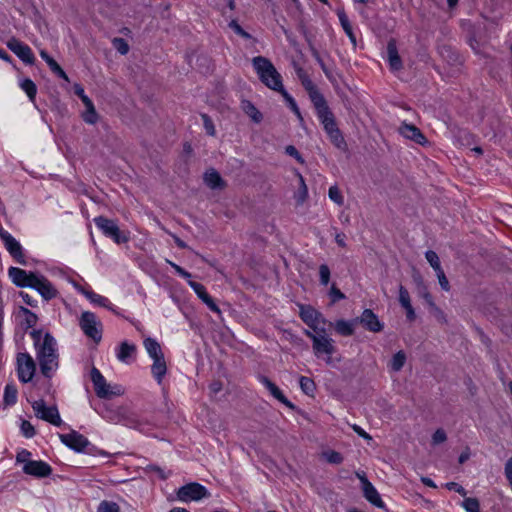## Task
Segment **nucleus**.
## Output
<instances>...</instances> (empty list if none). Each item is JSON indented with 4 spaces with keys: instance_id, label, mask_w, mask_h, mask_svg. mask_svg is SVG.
<instances>
[{
    "instance_id": "f257e3e1",
    "label": "nucleus",
    "mask_w": 512,
    "mask_h": 512,
    "mask_svg": "<svg viewBox=\"0 0 512 512\" xmlns=\"http://www.w3.org/2000/svg\"><path fill=\"white\" fill-rule=\"evenodd\" d=\"M36 348V356L41 372L46 377H51L58 367V353L56 340L48 333L41 331L31 332Z\"/></svg>"
},
{
    "instance_id": "f03ea898",
    "label": "nucleus",
    "mask_w": 512,
    "mask_h": 512,
    "mask_svg": "<svg viewBox=\"0 0 512 512\" xmlns=\"http://www.w3.org/2000/svg\"><path fill=\"white\" fill-rule=\"evenodd\" d=\"M252 65L260 81L266 87L276 92L283 90L282 76L268 58L256 56L252 59Z\"/></svg>"
},
{
    "instance_id": "7ed1b4c3",
    "label": "nucleus",
    "mask_w": 512,
    "mask_h": 512,
    "mask_svg": "<svg viewBox=\"0 0 512 512\" xmlns=\"http://www.w3.org/2000/svg\"><path fill=\"white\" fill-rule=\"evenodd\" d=\"M8 275L12 283L19 288H53L52 284L39 273L27 272L21 268L10 267Z\"/></svg>"
},
{
    "instance_id": "20e7f679",
    "label": "nucleus",
    "mask_w": 512,
    "mask_h": 512,
    "mask_svg": "<svg viewBox=\"0 0 512 512\" xmlns=\"http://www.w3.org/2000/svg\"><path fill=\"white\" fill-rule=\"evenodd\" d=\"M90 377L95 393L97 397L101 399H111L122 396L125 393V389L122 385L108 383L96 367L91 369Z\"/></svg>"
},
{
    "instance_id": "39448f33",
    "label": "nucleus",
    "mask_w": 512,
    "mask_h": 512,
    "mask_svg": "<svg viewBox=\"0 0 512 512\" xmlns=\"http://www.w3.org/2000/svg\"><path fill=\"white\" fill-rule=\"evenodd\" d=\"M311 101L316 109L317 117L321 122L326 134H331L335 130L339 129L336 123V119L332 111L327 105V102L322 94L318 91L311 93Z\"/></svg>"
},
{
    "instance_id": "423d86ee",
    "label": "nucleus",
    "mask_w": 512,
    "mask_h": 512,
    "mask_svg": "<svg viewBox=\"0 0 512 512\" xmlns=\"http://www.w3.org/2000/svg\"><path fill=\"white\" fill-rule=\"evenodd\" d=\"M305 335L312 340V347L314 354L319 357L322 354L327 355V363H330L331 356L335 352L334 340L330 338L327 333L325 326L321 327L320 330H305Z\"/></svg>"
},
{
    "instance_id": "0eeeda50",
    "label": "nucleus",
    "mask_w": 512,
    "mask_h": 512,
    "mask_svg": "<svg viewBox=\"0 0 512 512\" xmlns=\"http://www.w3.org/2000/svg\"><path fill=\"white\" fill-rule=\"evenodd\" d=\"M79 326L83 333L95 343L101 341L102 324L94 313L89 311L83 312L79 319Z\"/></svg>"
},
{
    "instance_id": "6e6552de",
    "label": "nucleus",
    "mask_w": 512,
    "mask_h": 512,
    "mask_svg": "<svg viewBox=\"0 0 512 512\" xmlns=\"http://www.w3.org/2000/svg\"><path fill=\"white\" fill-rule=\"evenodd\" d=\"M93 221L96 227L101 230L106 237L111 238L115 243L121 244L128 241V236L119 229L116 221L108 219L104 216L95 217Z\"/></svg>"
},
{
    "instance_id": "1a4fd4ad",
    "label": "nucleus",
    "mask_w": 512,
    "mask_h": 512,
    "mask_svg": "<svg viewBox=\"0 0 512 512\" xmlns=\"http://www.w3.org/2000/svg\"><path fill=\"white\" fill-rule=\"evenodd\" d=\"M176 496L179 501L187 503L208 498L210 497V493L205 486L197 482H191L181 486L177 490Z\"/></svg>"
},
{
    "instance_id": "9d476101",
    "label": "nucleus",
    "mask_w": 512,
    "mask_h": 512,
    "mask_svg": "<svg viewBox=\"0 0 512 512\" xmlns=\"http://www.w3.org/2000/svg\"><path fill=\"white\" fill-rule=\"evenodd\" d=\"M298 307L299 315L305 324L310 328L309 330H320L321 327L326 325V319L312 306L299 304Z\"/></svg>"
},
{
    "instance_id": "9b49d317",
    "label": "nucleus",
    "mask_w": 512,
    "mask_h": 512,
    "mask_svg": "<svg viewBox=\"0 0 512 512\" xmlns=\"http://www.w3.org/2000/svg\"><path fill=\"white\" fill-rule=\"evenodd\" d=\"M35 415L54 426H60L62 419L56 406H47L43 400L34 401L32 404Z\"/></svg>"
},
{
    "instance_id": "f8f14e48",
    "label": "nucleus",
    "mask_w": 512,
    "mask_h": 512,
    "mask_svg": "<svg viewBox=\"0 0 512 512\" xmlns=\"http://www.w3.org/2000/svg\"><path fill=\"white\" fill-rule=\"evenodd\" d=\"M0 238L3 241L6 250L13 257V259L21 265H26L27 261L21 244L3 228L0 229Z\"/></svg>"
},
{
    "instance_id": "ddd939ff",
    "label": "nucleus",
    "mask_w": 512,
    "mask_h": 512,
    "mask_svg": "<svg viewBox=\"0 0 512 512\" xmlns=\"http://www.w3.org/2000/svg\"><path fill=\"white\" fill-rule=\"evenodd\" d=\"M6 46L25 64L33 65L35 63V56L32 49L17 38L11 37L6 42Z\"/></svg>"
},
{
    "instance_id": "4468645a",
    "label": "nucleus",
    "mask_w": 512,
    "mask_h": 512,
    "mask_svg": "<svg viewBox=\"0 0 512 512\" xmlns=\"http://www.w3.org/2000/svg\"><path fill=\"white\" fill-rule=\"evenodd\" d=\"M356 475L362 484V491L366 500L378 508H384L385 504L373 484L366 478L364 474L357 472Z\"/></svg>"
},
{
    "instance_id": "2eb2a0df",
    "label": "nucleus",
    "mask_w": 512,
    "mask_h": 512,
    "mask_svg": "<svg viewBox=\"0 0 512 512\" xmlns=\"http://www.w3.org/2000/svg\"><path fill=\"white\" fill-rule=\"evenodd\" d=\"M18 376L22 382H29L35 372V364L32 357L27 353H20L17 357Z\"/></svg>"
},
{
    "instance_id": "dca6fc26",
    "label": "nucleus",
    "mask_w": 512,
    "mask_h": 512,
    "mask_svg": "<svg viewBox=\"0 0 512 512\" xmlns=\"http://www.w3.org/2000/svg\"><path fill=\"white\" fill-rule=\"evenodd\" d=\"M59 437L63 444L77 452L84 451V449L89 445L88 439L77 431L60 434Z\"/></svg>"
},
{
    "instance_id": "f3484780",
    "label": "nucleus",
    "mask_w": 512,
    "mask_h": 512,
    "mask_svg": "<svg viewBox=\"0 0 512 512\" xmlns=\"http://www.w3.org/2000/svg\"><path fill=\"white\" fill-rule=\"evenodd\" d=\"M366 330L370 332H380L383 329V323L380 322L376 314L370 309H365L360 317L356 318Z\"/></svg>"
},
{
    "instance_id": "a211bd4d",
    "label": "nucleus",
    "mask_w": 512,
    "mask_h": 512,
    "mask_svg": "<svg viewBox=\"0 0 512 512\" xmlns=\"http://www.w3.org/2000/svg\"><path fill=\"white\" fill-rule=\"evenodd\" d=\"M26 474L36 477H46L51 473V467L43 461H27L23 466Z\"/></svg>"
},
{
    "instance_id": "6ab92c4d",
    "label": "nucleus",
    "mask_w": 512,
    "mask_h": 512,
    "mask_svg": "<svg viewBox=\"0 0 512 512\" xmlns=\"http://www.w3.org/2000/svg\"><path fill=\"white\" fill-rule=\"evenodd\" d=\"M399 132L403 137L412 140L417 144L425 145L427 143V139L424 134L413 124L403 123L399 128Z\"/></svg>"
},
{
    "instance_id": "aec40b11",
    "label": "nucleus",
    "mask_w": 512,
    "mask_h": 512,
    "mask_svg": "<svg viewBox=\"0 0 512 512\" xmlns=\"http://www.w3.org/2000/svg\"><path fill=\"white\" fill-rule=\"evenodd\" d=\"M136 353V346L127 341L122 342L119 347L116 349V357L117 359L125 364H129L132 362Z\"/></svg>"
},
{
    "instance_id": "412c9836",
    "label": "nucleus",
    "mask_w": 512,
    "mask_h": 512,
    "mask_svg": "<svg viewBox=\"0 0 512 512\" xmlns=\"http://www.w3.org/2000/svg\"><path fill=\"white\" fill-rule=\"evenodd\" d=\"M261 383L268 389V391L271 393V395L276 398L278 401H280L282 404L287 406L290 409H294L295 406L292 402H290L282 393V391L267 377L262 376L260 378Z\"/></svg>"
},
{
    "instance_id": "4be33fe9",
    "label": "nucleus",
    "mask_w": 512,
    "mask_h": 512,
    "mask_svg": "<svg viewBox=\"0 0 512 512\" xmlns=\"http://www.w3.org/2000/svg\"><path fill=\"white\" fill-rule=\"evenodd\" d=\"M387 60L392 71H399L402 69V60L399 56L396 42L390 40L387 44Z\"/></svg>"
},
{
    "instance_id": "5701e85b",
    "label": "nucleus",
    "mask_w": 512,
    "mask_h": 512,
    "mask_svg": "<svg viewBox=\"0 0 512 512\" xmlns=\"http://www.w3.org/2000/svg\"><path fill=\"white\" fill-rule=\"evenodd\" d=\"M204 182L211 189H223L225 182L220 174L213 168L209 169L204 174Z\"/></svg>"
},
{
    "instance_id": "b1692460",
    "label": "nucleus",
    "mask_w": 512,
    "mask_h": 512,
    "mask_svg": "<svg viewBox=\"0 0 512 512\" xmlns=\"http://www.w3.org/2000/svg\"><path fill=\"white\" fill-rule=\"evenodd\" d=\"M167 372V366L164 359V356L153 359V364L151 366V373L158 384H161L164 376Z\"/></svg>"
},
{
    "instance_id": "393cba45",
    "label": "nucleus",
    "mask_w": 512,
    "mask_h": 512,
    "mask_svg": "<svg viewBox=\"0 0 512 512\" xmlns=\"http://www.w3.org/2000/svg\"><path fill=\"white\" fill-rule=\"evenodd\" d=\"M85 297L94 305L112 309L110 301L96 293L94 290H81Z\"/></svg>"
},
{
    "instance_id": "a878e982",
    "label": "nucleus",
    "mask_w": 512,
    "mask_h": 512,
    "mask_svg": "<svg viewBox=\"0 0 512 512\" xmlns=\"http://www.w3.org/2000/svg\"><path fill=\"white\" fill-rule=\"evenodd\" d=\"M357 320H338L334 323L336 332L342 336H351L354 333L355 324Z\"/></svg>"
},
{
    "instance_id": "bb28decb",
    "label": "nucleus",
    "mask_w": 512,
    "mask_h": 512,
    "mask_svg": "<svg viewBox=\"0 0 512 512\" xmlns=\"http://www.w3.org/2000/svg\"><path fill=\"white\" fill-rule=\"evenodd\" d=\"M199 299L203 301L207 305V307L218 316H221V310L217 304L216 299H214L207 290H195Z\"/></svg>"
},
{
    "instance_id": "cd10ccee",
    "label": "nucleus",
    "mask_w": 512,
    "mask_h": 512,
    "mask_svg": "<svg viewBox=\"0 0 512 512\" xmlns=\"http://www.w3.org/2000/svg\"><path fill=\"white\" fill-rule=\"evenodd\" d=\"M143 344L145 350L152 359L164 356L160 344L155 339L146 338Z\"/></svg>"
},
{
    "instance_id": "c85d7f7f",
    "label": "nucleus",
    "mask_w": 512,
    "mask_h": 512,
    "mask_svg": "<svg viewBox=\"0 0 512 512\" xmlns=\"http://www.w3.org/2000/svg\"><path fill=\"white\" fill-rule=\"evenodd\" d=\"M86 107L83 113V120L88 124H95L98 120V114L95 110L94 104L91 99H86L83 103Z\"/></svg>"
},
{
    "instance_id": "c756f323",
    "label": "nucleus",
    "mask_w": 512,
    "mask_h": 512,
    "mask_svg": "<svg viewBox=\"0 0 512 512\" xmlns=\"http://www.w3.org/2000/svg\"><path fill=\"white\" fill-rule=\"evenodd\" d=\"M406 359L407 358L404 351L401 350L395 353L388 365L390 370L393 372H399L404 367Z\"/></svg>"
},
{
    "instance_id": "7c9ffc66",
    "label": "nucleus",
    "mask_w": 512,
    "mask_h": 512,
    "mask_svg": "<svg viewBox=\"0 0 512 512\" xmlns=\"http://www.w3.org/2000/svg\"><path fill=\"white\" fill-rule=\"evenodd\" d=\"M328 138L337 149L343 152L348 150V145L340 129H337L333 133L328 134Z\"/></svg>"
},
{
    "instance_id": "2f4dec72",
    "label": "nucleus",
    "mask_w": 512,
    "mask_h": 512,
    "mask_svg": "<svg viewBox=\"0 0 512 512\" xmlns=\"http://www.w3.org/2000/svg\"><path fill=\"white\" fill-rule=\"evenodd\" d=\"M21 89L27 94L29 100L31 102H35L36 94H37V87L35 83L29 79L25 78L21 80L20 82Z\"/></svg>"
},
{
    "instance_id": "473e14b6",
    "label": "nucleus",
    "mask_w": 512,
    "mask_h": 512,
    "mask_svg": "<svg viewBox=\"0 0 512 512\" xmlns=\"http://www.w3.org/2000/svg\"><path fill=\"white\" fill-rule=\"evenodd\" d=\"M338 18H339V21L341 23V26H342L343 30L345 31V33L347 34V36L349 37L351 42L353 44H356V37H355V35L353 33L350 21H349L347 15H346V13L344 11H339L338 12Z\"/></svg>"
},
{
    "instance_id": "72a5a7b5",
    "label": "nucleus",
    "mask_w": 512,
    "mask_h": 512,
    "mask_svg": "<svg viewBox=\"0 0 512 512\" xmlns=\"http://www.w3.org/2000/svg\"><path fill=\"white\" fill-rule=\"evenodd\" d=\"M244 112L255 122L260 123L263 119L261 112L250 101L243 103Z\"/></svg>"
},
{
    "instance_id": "f704fd0d",
    "label": "nucleus",
    "mask_w": 512,
    "mask_h": 512,
    "mask_svg": "<svg viewBox=\"0 0 512 512\" xmlns=\"http://www.w3.org/2000/svg\"><path fill=\"white\" fill-rule=\"evenodd\" d=\"M321 458H323L326 462L335 465L341 464L343 462V456L339 452L331 449L324 450L321 453Z\"/></svg>"
},
{
    "instance_id": "c9c22d12",
    "label": "nucleus",
    "mask_w": 512,
    "mask_h": 512,
    "mask_svg": "<svg viewBox=\"0 0 512 512\" xmlns=\"http://www.w3.org/2000/svg\"><path fill=\"white\" fill-rule=\"evenodd\" d=\"M6 405H14L17 401V389L13 384H7L3 397Z\"/></svg>"
},
{
    "instance_id": "e433bc0d",
    "label": "nucleus",
    "mask_w": 512,
    "mask_h": 512,
    "mask_svg": "<svg viewBox=\"0 0 512 512\" xmlns=\"http://www.w3.org/2000/svg\"><path fill=\"white\" fill-rule=\"evenodd\" d=\"M299 384H300L301 390L306 395L313 396L316 387H315L314 381L311 378L301 376L299 379Z\"/></svg>"
},
{
    "instance_id": "4c0bfd02",
    "label": "nucleus",
    "mask_w": 512,
    "mask_h": 512,
    "mask_svg": "<svg viewBox=\"0 0 512 512\" xmlns=\"http://www.w3.org/2000/svg\"><path fill=\"white\" fill-rule=\"evenodd\" d=\"M424 299L428 303V305L430 307L431 313L437 318V320L441 321V322H446V319H445V316H444L443 312L434 305V303L431 300V297H430L429 293L426 292L424 294Z\"/></svg>"
},
{
    "instance_id": "58836bf2",
    "label": "nucleus",
    "mask_w": 512,
    "mask_h": 512,
    "mask_svg": "<svg viewBox=\"0 0 512 512\" xmlns=\"http://www.w3.org/2000/svg\"><path fill=\"white\" fill-rule=\"evenodd\" d=\"M96 512H120V507L115 502L103 500L99 503Z\"/></svg>"
},
{
    "instance_id": "ea45409f",
    "label": "nucleus",
    "mask_w": 512,
    "mask_h": 512,
    "mask_svg": "<svg viewBox=\"0 0 512 512\" xmlns=\"http://www.w3.org/2000/svg\"><path fill=\"white\" fill-rule=\"evenodd\" d=\"M462 507L466 512H480V504L476 498L466 497L462 502Z\"/></svg>"
},
{
    "instance_id": "a19ab883",
    "label": "nucleus",
    "mask_w": 512,
    "mask_h": 512,
    "mask_svg": "<svg viewBox=\"0 0 512 512\" xmlns=\"http://www.w3.org/2000/svg\"><path fill=\"white\" fill-rule=\"evenodd\" d=\"M112 45L121 55H126L129 52V45L127 41L123 38H113Z\"/></svg>"
},
{
    "instance_id": "79ce46f5",
    "label": "nucleus",
    "mask_w": 512,
    "mask_h": 512,
    "mask_svg": "<svg viewBox=\"0 0 512 512\" xmlns=\"http://www.w3.org/2000/svg\"><path fill=\"white\" fill-rule=\"evenodd\" d=\"M329 198L336 203L337 205L341 206L344 203V198L337 186H331L328 191Z\"/></svg>"
},
{
    "instance_id": "37998d69",
    "label": "nucleus",
    "mask_w": 512,
    "mask_h": 512,
    "mask_svg": "<svg viewBox=\"0 0 512 512\" xmlns=\"http://www.w3.org/2000/svg\"><path fill=\"white\" fill-rule=\"evenodd\" d=\"M279 93L283 96V98L286 100V102L288 103L289 107L291 108V110L299 117L301 118V113H300V110L297 106V103L296 101L294 100V98L283 88L282 91H279Z\"/></svg>"
},
{
    "instance_id": "c03bdc74",
    "label": "nucleus",
    "mask_w": 512,
    "mask_h": 512,
    "mask_svg": "<svg viewBox=\"0 0 512 512\" xmlns=\"http://www.w3.org/2000/svg\"><path fill=\"white\" fill-rule=\"evenodd\" d=\"M20 314L24 318L27 327H33L37 322V316L26 308L20 309Z\"/></svg>"
},
{
    "instance_id": "a18cd8bd",
    "label": "nucleus",
    "mask_w": 512,
    "mask_h": 512,
    "mask_svg": "<svg viewBox=\"0 0 512 512\" xmlns=\"http://www.w3.org/2000/svg\"><path fill=\"white\" fill-rule=\"evenodd\" d=\"M173 267L175 269V271L178 273L179 276L185 278V279H188V284L191 286V288H203L202 285L198 284V283H195L194 281L190 280L191 278V274L189 272H187L186 270H184L182 267L176 265V264H173Z\"/></svg>"
},
{
    "instance_id": "49530a36",
    "label": "nucleus",
    "mask_w": 512,
    "mask_h": 512,
    "mask_svg": "<svg viewBox=\"0 0 512 512\" xmlns=\"http://www.w3.org/2000/svg\"><path fill=\"white\" fill-rule=\"evenodd\" d=\"M229 27L237 34L239 35L240 37L246 39V40H250L252 39V36L251 34H249L248 32H246L240 25L239 23L236 21V20H231L229 22Z\"/></svg>"
},
{
    "instance_id": "de8ad7c7",
    "label": "nucleus",
    "mask_w": 512,
    "mask_h": 512,
    "mask_svg": "<svg viewBox=\"0 0 512 512\" xmlns=\"http://www.w3.org/2000/svg\"><path fill=\"white\" fill-rule=\"evenodd\" d=\"M425 258L428 261V263L431 265V267L434 269V271L441 267L440 259L436 252L432 250H428L425 253Z\"/></svg>"
},
{
    "instance_id": "09e8293b",
    "label": "nucleus",
    "mask_w": 512,
    "mask_h": 512,
    "mask_svg": "<svg viewBox=\"0 0 512 512\" xmlns=\"http://www.w3.org/2000/svg\"><path fill=\"white\" fill-rule=\"evenodd\" d=\"M65 280L68 284H71L74 288L80 289L84 288L87 283L84 281V279L79 275L74 276H64Z\"/></svg>"
},
{
    "instance_id": "8fccbe9b",
    "label": "nucleus",
    "mask_w": 512,
    "mask_h": 512,
    "mask_svg": "<svg viewBox=\"0 0 512 512\" xmlns=\"http://www.w3.org/2000/svg\"><path fill=\"white\" fill-rule=\"evenodd\" d=\"M320 284L327 286L330 280V269L327 265H321L319 268Z\"/></svg>"
},
{
    "instance_id": "3c124183",
    "label": "nucleus",
    "mask_w": 512,
    "mask_h": 512,
    "mask_svg": "<svg viewBox=\"0 0 512 512\" xmlns=\"http://www.w3.org/2000/svg\"><path fill=\"white\" fill-rule=\"evenodd\" d=\"M201 118L203 120V125L207 134L210 136H214L216 131L212 119L207 114H202Z\"/></svg>"
},
{
    "instance_id": "603ef678",
    "label": "nucleus",
    "mask_w": 512,
    "mask_h": 512,
    "mask_svg": "<svg viewBox=\"0 0 512 512\" xmlns=\"http://www.w3.org/2000/svg\"><path fill=\"white\" fill-rule=\"evenodd\" d=\"M21 431L26 438H31L35 435V429L29 421L23 420L21 423Z\"/></svg>"
},
{
    "instance_id": "864d4df0",
    "label": "nucleus",
    "mask_w": 512,
    "mask_h": 512,
    "mask_svg": "<svg viewBox=\"0 0 512 512\" xmlns=\"http://www.w3.org/2000/svg\"><path fill=\"white\" fill-rule=\"evenodd\" d=\"M447 439L446 433L443 429H437L432 436V443L434 445L441 444Z\"/></svg>"
},
{
    "instance_id": "5fc2aeb1",
    "label": "nucleus",
    "mask_w": 512,
    "mask_h": 512,
    "mask_svg": "<svg viewBox=\"0 0 512 512\" xmlns=\"http://www.w3.org/2000/svg\"><path fill=\"white\" fill-rule=\"evenodd\" d=\"M298 74L302 80V84L309 91L310 95L312 92L316 91L313 87L311 80L303 73L302 69H299Z\"/></svg>"
},
{
    "instance_id": "6e6d98bb",
    "label": "nucleus",
    "mask_w": 512,
    "mask_h": 512,
    "mask_svg": "<svg viewBox=\"0 0 512 512\" xmlns=\"http://www.w3.org/2000/svg\"><path fill=\"white\" fill-rule=\"evenodd\" d=\"M285 153L293 158H295L298 162L303 163L304 160L298 150L293 145H288L285 148Z\"/></svg>"
},
{
    "instance_id": "4d7b16f0",
    "label": "nucleus",
    "mask_w": 512,
    "mask_h": 512,
    "mask_svg": "<svg viewBox=\"0 0 512 512\" xmlns=\"http://www.w3.org/2000/svg\"><path fill=\"white\" fill-rule=\"evenodd\" d=\"M435 272H436V276L438 278L441 288H447L449 282L445 276L443 269L440 267V268L436 269Z\"/></svg>"
},
{
    "instance_id": "13d9d810",
    "label": "nucleus",
    "mask_w": 512,
    "mask_h": 512,
    "mask_svg": "<svg viewBox=\"0 0 512 512\" xmlns=\"http://www.w3.org/2000/svg\"><path fill=\"white\" fill-rule=\"evenodd\" d=\"M299 180H300V189H299L300 202H303L308 196V190H307V186L305 184L304 178L301 175L299 176Z\"/></svg>"
},
{
    "instance_id": "bf43d9fd",
    "label": "nucleus",
    "mask_w": 512,
    "mask_h": 512,
    "mask_svg": "<svg viewBox=\"0 0 512 512\" xmlns=\"http://www.w3.org/2000/svg\"><path fill=\"white\" fill-rule=\"evenodd\" d=\"M446 487L447 489L449 490H454L456 491L457 493H459L460 495L462 496H466L467 492L466 490L464 489V487H462L461 485H459L458 483H455V482H449L446 484Z\"/></svg>"
},
{
    "instance_id": "052dcab7",
    "label": "nucleus",
    "mask_w": 512,
    "mask_h": 512,
    "mask_svg": "<svg viewBox=\"0 0 512 512\" xmlns=\"http://www.w3.org/2000/svg\"><path fill=\"white\" fill-rule=\"evenodd\" d=\"M400 303L404 308H408L409 306H412L410 303V296L408 294L407 290H400Z\"/></svg>"
},
{
    "instance_id": "680f3d73",
    "label": "nucleus",
    "mask_w": 512,
    "mask_h": 512,
    "mask_svg": "<svg viewBox=\"0 0 512 512\" xmlns=\"http://www.w3.org/2000/svg\"><path fill=\"white\" fill-rule=\"evenodd\" d=\"M329 297L331 304L345 298V295L341 292V290H330Z\"/></svg>"
},
{
    "instance_id": "e2e57ef3",
    "label": "nucleus",
    "mask_w": 512,
    "mask_h": 512,
    "mask_svg": "<svg viewBox=\"0 0 512 512\" xmlns=\"http://www.w3.org/2000/svg\"><path fill=\"white\" fill-rule=\"evenodd\" d=\"M44 300H50L57 296L58 290H37Z\"/></svg>"
},
{
    "instance_id": "0e129e2a",
    "label": "nucleus",
    "mask_w": 512,
    "mask_h": 512,
    "mask_svg": "<svg viewBox=\"0 0 512 512\" xmlns=\"http://www.w3.org/2000/svg\"><path fill=\"white\" fill-rule=\"evenodd\" d=\"M352 429L362 438L366 439V440H372V437L365 431L363 430L360 426L354 424L352 425Z\"/></svg>"
},
{
    "instance_id": "69168bd1",
    "label": "nucleus",
    "mask_w": 512,
    "mask_h": 512,
    "mask_svg": "<svg viewBox=\"0 0 512 512\" xmlns=\"http://www.w3.org/2000/svg\"><path fill=\"white\" fill-rule=\"evenodd\" d=\"M75 94L85 103L86 99H90L84 92V89L81 85H75L74 87Z\"/></svg>"
},
{
    "instance_id": "338daca9",
    "label": "nucleus",
    "mask_w": 512,
    "mask_h": 512,
    "mask_svg": "<svg viewBox=\"0 0 512 512\" xmlns=\"http://www.w3.org/2000/svg\"><path fill=\"white\" fill-rule=\"evenodd\" d=\"M505 475L512 486V458H510L505 465Z\"/></svg>"
},
{
    "instance_id": "774afa93",
    "label": "nucleus",
    "mask_w": 512,
    "mask_h": 512,
    "mask_svg": "<svg viewBox=\"0 0 512 512\" xmlns=\"http://www.w3.org/2000/svg\"><path fill=\"white\" fill-rule=\"evenodd\" d=\"M47 65L53 73H56L59 70V68H61V66L53 58L49 59Z\"/></svg>"
}]
</instances>
